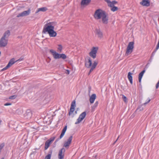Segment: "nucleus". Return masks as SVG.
Here are the masks:
<instances>
[{"label": "nucleus", "mask_w": 159, "mask_h": 159, "mask_svg": "<svg viewBox=\"0 0 159 159\" xmlns=\"http://www.w3.org/2000/svg\"><path fill=\"white\" fill-rule=\"evenodd\" d=\"M57 25V23L55 22H49L46 24L43 28V32L46 33L48 32L51 37H55L57 34L54 30V27Z\"/></svg>", "instance_id": "f257e3e1"}, {"label": "nucleus", "mask_w": 159, "mask_h": 159, "mask_svg": "<svg viewBox=\"0 0 159 159\" xmlns=\"http://www.w3.org/2000/svg\"><path fill=\"white\" fill-rule=\"evenodd\" d=\"M94 17L97 19H101L102 23L106 24L108 23V18L105 12L101 9H98L95 11Z\"/></svg>", "instance_id": "f03ea898"}, {"label": "nucleus", "mask_w": 159, "mask_h": 159, "mask_svg": "<svg viewBox=\"0 0 159 159\" xmlns=\"http://www.w3.org/2000/svg\"><path fill=\"white\" fill-rule=\"evenodd\" d=\"M134 48V43L133 42H130L127 47L125 55H128L130 54L133 51Z\"/></svg>", "instance_id": "7ed1b4c3"}, {"label": "nucleus", "mask_w": 159, "mask_h": 159, "mask_svg": "<svg viewBox=\"0 0 159 159\" xmlns=\"http://www.w3.org/2000/svg\"><path fill=\"white\" fill-rule=\"evenodd\" d=\"M55 137H51L49 139L47 140L45 143L44 150H46L49 147L50 145L54 140Z\"/></svg>", "instance_id": "20e7f679"}, {"label": "nucleus", "mask_w": 159, "mask_h": 159, "mask_svg": "<svg viewBox=\"0 0 159 159\" xmlns=\"http://www.w3.org/2000/svg\"><path fill=\"white\" fill-rule=\"evenodd\" d=\"M86 114V111H85L80 114L78 119H77V121L75 122V124H78L80 123L85 118Z\"/></svg>", "instance_id": "39448f33"}, {"label": "nucleus", "mask_w": 159, "mask_h": 159, "mask_svg": "<svg viewBox=\"0 0 159 159\" xmlns=\"http://www.w3.org/2000/svg\"><path fill=\"white\" fill-rule=\"evenodd\" d=\"M98 50V48L97 47H93L91 51L89 53V55L93 58H95L96 57Z\"/></svg>", "instance_id": "423d86ee"}, {"label": "nucleus", "mask_w": 159, "mask_h": 159, "mask_svg": "<svg viewBox=\"0 0 159 159\" xmlns=\"http://www.w3.org/2000/svg\"><path fill=\"white\" fill-rule=\"evenodd\" d=\"M7 39L2 37L0 41V46L1 47L5 46L7 44Z\"/></svg>", "instance_id": "0eeeda50"}, {"label": "nucleus", "mask_w": 159, "mask_h": 159, "mask_svg": "<svg viewBox=\"0 0 159 159\" xmlns=\"http://www.w3.org/2000/svg\"><path fill=\"white\" fill-rule=\"evenodd\" d=\"M30 12V9H29L27 11H24L23 12L19 13L17 15V17H20L27 16L29 15Z\"/></svg>", "instance_id": "6e6552de"}, {"label": "nucleus", "mask_w": 159, "mask_h": 159, "mask_svg": "<svg viewBox=\"0 0 159 159\" xmlns=\"http://www.w3.org/2000/svg\"><path fill=\"white\" fill-rule=\"evenodd\" d=\"M73 137L72 136H70L68 139L67 141L64 143V147L66 148H68L71 144L72 139Z\"/></svg>", "instance_id": "1a4fd4ad"}, {"label": "nucleus", "mask_w": 159, "mask_h": 159, "mask_svg": "<svg viewBox=\"0 0 159 159\" xmlns=\"http://www.w3.org/2000/svg\"><path fill=\"white\" fill-rule=\"evenodd\" d=\"M65 152V149L64 148H62L60 150L58 153V158L59 159H63L64 157V153Z\"/></svg>", "instance_id": "9d476101"}, {"label": "nucleus", "mask_w": 159, "mask_h": 159, "mask_svg": "<svg viewBox=\"0 0 159 159\" xmlns=\"http://www.w3.org/2000/svg\"><path fill=\"white\" fill-rule=\"evenodd\" d=\"M24 115L26 117V118L29 119L31 118L32 116V113L31 110H25Z\"/></svg>", "instance_id": "9b49d317"}, {"label": "nucleus", "mask_w": 159, "mask_h": 159, "mask_svg": "<svg viewBox=\"0 0 159 159\" xmlns=\"http://www.w3.org/2000/svg\"><path fill=\"white\" fill-rule=\"evenodd\" d=\"M50 52L52 53L54 58L55 59L60 58V54L57 53L53 50H51Z\"/></svg>", "instance_id": "f8f14e48"}, {"label": "nucleus", "mask_w": 159, "mask_h": 159, "mask_svg": "<svg viewBox=\"0 0 159 159\" xmlns=\"http://www.w3.org/2000/svg\"><path fill=\"white\" fill-rule=\"evenodd\" d=\"M140 4L143 6H148L150 5L148 0H143L142 1L140 2Z\"/></svg>", "instance_id": "ddd939ff"}, {"label": "nucleus", "mask_w": 159, "mask_h": 159, "mask_svg": "<svg viewBox=\"0 0 159 159\" xmlns=\"http://www.w3.org/2000/svg\"><path fill=\"white\" fill-rule=\"evenodd\" d=\"M96 98V95L95 94H93L90 96L89 99L90 102L91 103H93Z\"/></svg>", "instance_id": "4468645a"}, {"label": "nucleus", "mask_w": 159, "mask_h": 159, "mask_svg": "<svg viewBox=\"0 0 159 159\" xmlns=\"http://www.w3.org/2000/svg\"><path fill=\"white\" fill-rule=\"evenodd\" d=\"M96 34L100 38L102 37V33L99 29H97L96 30Z\"/></svg>", "instance_id": "2eb2a0df"}, {"label": "nucleus", "mask_w": 159, "mask_h": 159, "mask_svg": "<svg viewBox=\"0 0 159 159\" xmlns=\"http://www.w3.org/2000/svg\"><path fill=\"white\" fill-rule=\"evenodd\" d=\"M145 72V70H144L139 74V82L140 83L141 82L142 77L143 76V75Z\"/></svg>", "instance_id": "dca6fc26"}, {"label": "nucleus", "mask_w": 159, "mask_h": 159, "mask_svg": "<svg viewBox=\"0 0 159 159\" xmlns=\"http://www.w3.org/2000/svg\"><path fill=\"white\" fill-rule=\"evenodd\" d=\"M92 61L89 58L88 59V61L86 62L85 63V65L86 66L87 68H89L92 66Z\"/></svg>", "instance_id": "f3484780"}, {"label": "nucleus", "mask_w": 159, "mask_h": 159, "mask_svg": "<svg viewBox=\"0 0 159 159\" xmlns=\"http://www.w3.org/2000/svg\"><path fill=\"white\" fill-rule=\"evenodd\" d=\"M98 64V62L96 61H94L93 64L92 65V67L91 68L90 70L89 71V74L93 71V70L95 68L96 66H97V65Z\"/></svg>", "instance_id": "a211bd4d"}, {"label": "nucleus", "mask_w": 159, "mask_h": 159, "mask_svg": "<svg viewBox=\"0 0 159 159\" xmlns=\"http://www.w3.org/2000/svg\"><path fill=\"white\" fill-rule=\"evenodd\" d=\"M90 1L91 0H82L81 2V5L82 6L87 5Z\"/></svg>", "instance_id": "6ab92c4d"}, {"label": "nucleus", "mask_w": 159, "mask_h": 159, "mask_svg": "<svg viewBox=\"0 0 159 159\" xmlns=\"http://www.w3.org/2000/svg\"><path fill=\"white\" fill-rule=\"evenodd\" d=\"M75 110H70L69 112V115L71 116L72 117H74V115L77 113L76 111H75Z\"/></svg>", "instance_id": "aec40b11"}, {"label": "nucleus", "mask_w": 159, "mask_h": 159, "mask_svg": "<svg viewBox=\"0 0 159 159\" xmlns=\"http://www.w3.org/2000/svg\"><path fill=\"white\" fill-rule=\"evenodd\" d=\"M67 126L66 125V126H65V127L64 128L62 129L61 134L60 136V138H62V137L64 135L66 132V131L67 129Z\"/></svg>", "instance_id": "412c9836"}, {"label": "nucleus", "mask_w": 159, "mask_h": 159, "mask_svg": "<svg viewBox=\"0 0 159 159\" xmlns=\"http://www.w3.org/2000/svg\"><path fill=\"white\" fill-rule=\"evenodd\" d=\"M132 74L130 72H129L128 75V78L129 80L130 83L132 84H133L132 77Z\"/></svg>", "instance_id": "4be33fe9"}, {"label": "nucleus", "mask_w": 159, "mask_h": 159, "mask_svg": "<svg viewBox=\"0 0 159 159\" xmlns=\"http://www.w3.org/2000/svg\"><path fill=\"white\" fill-rule=\"evenodd\" d=\"M10 34V32L9 30H7L5 32L3 36L2 37H4L6 39H7L8 37L9 36Z\"/></svg>", "instance_id": "5701e85b"}, {"label": "nucleus", "mask_w": 159, "mask_h": 159, "mask_svg": "<svg viewBox=\"0 0 159 159\" xmlns=\"http://www.w3.org/2000/svg\"><path fill=\"white\" fill-rule=\"evenodd\" d=\"M75 102H76L75 100H73L72 102L70 109H75L76 107Z\"/></svg>", "instance_id": "b1692460"}, {"label": "nucleus", "mask_w": 159, "mask_h": 159, "mask_svg": "<svg viewBox=\"0 0 159 159\" xmlns=\"http://www.w3.org/2000/svg\"><path fill=\"white\" fill-rule=\"evenodd\" d=\"M47 9L46 7H43L39 8L38 10L36 12V13H38L40 11H45L47 10Z\"/></svg>", "instance_id": "393cba45"}, {"label": "nucleus", "mask_w": 159, "mask_h": 159, "mask_svg": "<svg viewBox=\"0 0 159 159\" xmlns=\"http://www.w3.org/2000/svg\"><path fill=\"white\" fill-rule=\"evenodd\" d=\"M17 61H15L14 59L13 58L11 60L9 61L8 64L10 67L12 66L13 64L16 62Z\"/></svg>", "instance_id": "a878e982"}, {"label": "nucleus", "mask_w": 159, "mask_h": 159, "mask_svg": "<svg viewBox=\"0 0 159 159\" xmlns=\"http://www.w3.org/2000/svg\"><path fill=\"white\" fill-rule=\"evenodd\" d=\"M106 1L107 3L108 6L111 7L114 6V5L113 4L112 2L109 0H106Z\"/></svg>", "instance_id": "bb28decb"}, {"label": "nucleus", "mask_w": 159, "mask_h": 159, "mask_svg": "<svg viewBox=\"0 0 159 159\" xmlns=\"http://www.w3.org/2000/svg\"><path fill=\"white\" fill-rule=\"evenodd\" d=\"M52 154V151H50L49 152L48 154L47 155L44 159H50Z\"/></svg>", "instance_id": "cd10ccee"}, {"label": "nucleus", "mask_w": 159, "mask_h": 159, "mask_svg": "<svg viewBox=\"0 0 159 159\" xmlns=\"http://www.w3.org/2000/svg\"><path fill=\"white\" fill-rule=\"evenodd\" d=\"M66 56L64 54H60V58H62L63 59H66Z\"/></svg>", "instance_id": "c85d7f7f"}, {"label": "nucleus", "mask_w": 159, "mask_h": 159, "mask_svg": "<svg viewBox=\"0 0 159 159\" xmlns=\"http://www.w3.org/2000/svg\"><path fill=\"white\" fill-rule=\"evenodd\" d=\"M117 9L118 8L116 7H115L114 6L113 7H112L111 9V10L113 11H116L117 10Z\"/></svg>", "instance_id": "c756f323"}, {"label": "nucleus", "mask_w": 159, "mask_h": 159, "mask_svg": "<svg viewBox=\"0 0 159 159\" xmlns=\"http://www.w3.org/2000/svg\"><path fill=\"white\" fill-rule=\"evenodd\" d=\"M98 102H96L94 103V105L92 107V108L93 109H95L96 108V107L98 106Z\"/></svg>", "instance_id": "7c9ffc66"}, {"label": "nucleus", "mask_w": 159, "mask_h": 159, "mask_svg": "<svg viewBox=\"0 0 159 159\" xmlns=\"http://www.w3.org/2000/svg\"><path fill=\"white\" fill-rule=\"evenodd\" d=\"M58 46L59 47L58 48V50L60 51V52H61L62 50V47L61 45H58Z\"/></svg>", "instance_id": "2f4dec72"}, {"label": "nucleus", "mask_w": 159, "mask_h": 159, "mask_svg": "<svg viewBox=\"0 0 159 159\" xmlns=\"http://www.w3.org/2000/svg\"><path fill=\"white\" fill-rule=\"evenodd\" d=\"M9 67H10V66L8 64H7V65L5 67L3 68L2 70H6L7 69H8V68H9Z\"/></svg>", "instance_id": "473e14b6"}, {"label": "nucleus", "mask_w": 159, "mask_h": 159, "mask_svg": "<svg viewBox=\"0 0 159 159\" xmlns=\"http://www.w3.org/2000/svg\"><path fill=\"white\" fill-rule=\"evenodd\" d=\"M122 98L123 99L125 102H127V99L126 97L124 95L122 96Z\"/></svg>", "instance_id": "72a5a7b5"}, {"label": "nucleus", "mask_w": 159, "mask_h": 159, "mask_svg": "<svg viewBox=\"0 0 159 159\" xmlns=\"http://www.w3.org/2000/svg\"><path fill=\"white\" fill-rule=\"evenodd\" d=\"M61 139V138H60V137H59L57 139L54 143V144L56 145V144L57 142Z\"/></svg>", "instance_id": "f704fd0d"}, {"label": "nucleus", "mask_w": 159, "mask_h": 159, "mask_svg": "<svg viewBox=\"0 0 159 159\" xmlns=\"http://www.w3.org/2000/svg\"><path fill=\"white\" fill-rule=\"evenodd\" d=\"M9 98V99H14L15 98V95L11 96Z\"/></svg>", "instance_id": "c9c22d12"}, {"label": "nucleus", "mask_w": 159, "mask_h": 159, "mask_svg": "<svg viewBox=\"0 0 159 159\" xmlns=\"http://www.w3.org/2000/svg\"><path fill=\"white\" fill-rule=\"evenodd\" d=\"M111 2L114 5L116 4L117 3V2H116V1H113L112 2Z\"/></svg>", "instance_id": "e433bc0d"}, {"label": "nucleus", "mask_w": 159, "mask_h": 159, "mask_svg": "<svg viewBox=\"0 0 159 159\" xmlns=\"http://www.w3.org/2000/svg\"><path fill=\"white\" fill-rule=\"evenodd\" d=\"M148 102H145L144 103V104H146L147 103H148L150 101V99L149 98H148Z\"/></svg>", "instance_id": "4c0bfd02"}, {"label": "nucleus", "mask_w": 159, "mask_h": 159, "mask_svg": "<svg viewBox=\"0 0 159 159\" xmlns=\"http://www.w3.org/2000/svg\"><path fill=\"white\" fill-rule=\"evenodd\" d=\"M66 73L67 74H69L70 73V71L69 70H66Z\"/></svg>", "instance_id": "58836bf2"}, {"label": "nucleus", "mask_w": 159, "mask_h": 159, "mask_svg": "<svg viewBox=\"0 0 159 159\" xmlns=\"http://www.w3.org/2000/svg\"><path fill=\"white\" fill-rule=\"evenodd\" d=\"M11 105V104L10 103H5V104H4V106H8V105Z\"/></svg>", "instance_id": "ea45409f"}, {"label": "nucleus", "mask_w": 159, "mask_h": 159, "mask_svg": "<svg viewBox=\"0 0 159 159\" xmlns=\"http://www.w3.org/2000/svg\"><path fill=\"white\" fill-rule=\"evenodd\" d=\"M119 136H118V137L117 138V139L116 140L114 143V144H115L116 142L117 141V140L118 139H119Z\"/></svg>", "instance_id": "a19ab883"}, {"label": "nucleus", "mask_w": 159, "mask_h": 159, "mask_svg": "<svg viewBox=\"0 0 159 159\" xmlns=\"http://www.w3.org/2000/svg\"><path fill=\"white\" fill-rule=\"evenodd\" d=\"M119 136H118V137L117 138V139L116 140L114 143V144H115L116 142L117 141V140L118 139H119Z\"/></svg>", "instance_id": "79ce46f5"}, {"label": "nucleus", "mask_w": 159, "mask_h": 159, "mask_svg": "<svg viewBox=\"0 0 159 159\" xmlns=\"http://www.w3.org/2000/svg\"><path fill=\"white\" fill-rule=\"evenodd\" d=\"M119 136H118V137L117 138V139L116 140L114 143V144H115L116 142L117 141V140L118 139H119Z\"/></svg>", "instance_id": "37998d69"}, {"label": "nucleus", "mask_w": 159, "mask_h": 159, "mask_svg": "<svg viewBox=\"0 0 159 159\" xmlns=\"http://www.w3.org/2000/svg\"><path fill=\"white\" fill-rule=\"evenodd\" d=\"M1 159H4L3 157Z\"/></svg>", "instance_id": "c03bdc74"}, {"label": "nucleus", "mask_w": 159, "mask_h": 159, "mask_svg": "<svg viewBox=\"0 0 159 159\" xmlns=\"http://www.w3.org/2000/svg\"><path fill=\"white\" fill-rule=\"evenodd\" d=\"M96 156H96H96H95V157H96Z\"/></svg>", "instance_id": "a18cd8bd"}]
</instances>
